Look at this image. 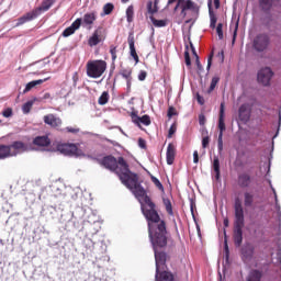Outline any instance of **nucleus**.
<instances>
[{
  "label": "nucleus",
  "instance_id": "1",
  "mask_svg": "<svg viewBox=\"0 0 281 281\" xmlns=\"http://www.w3.org/2000/svg\"><path fill=\"white\" fill-rule=\"evenodd\" d=\"M121 181L136 196L138 203H140V210L147 221L149 238L156 241L158 236L162 238L164 234H168L166 222L159 217V213L155 210V203H153L144 187L139 184L137 175L124 168V175L121 176Z\"/></svg>",
  "mask_w": 281,
  "mask_h": 281
},
{
  "label": "nucleus",
  "instance_id": "2",
  "mask_svg": "<svg viewBox=\"0 0 281 281\" xmlns=\"http://www.w3.org/2000/svg\"><path fill=\"white\" fill-rule=\"evenodd\" d=\"M149 240L153 246L155 260H156L155 280L156 281H173L175 277L172 276V273L166 270L168 269V267L166 266V252L162 251V249H166V246L168 245V233L158 235L156 237V240L153 239V237H149Z\"/></svg>",
  "mask_w": 281,
  "mask_h": 281
},
{
  "label": "nucleus",
  "instance_id": "3",
  "mask_svg": "<svg viewBox=\"0 0 281 281\" xmlns=\"http://www.w3.org/2000/svg\"><path fill=\"white\" fill-rule=\"evenodd\" d=\"M101 166H104L108 170L115 172L122 181V177H124V168L128 169V164L124 158L120 157L119 160L113 156H106L100 160Z\"/></svg>",
  "mask_w": 281,
  "mask_h": 281
},
{
  "label": "nucleus",
  "instance_id": "4",
  "mask_svg": "<svg viewBox=\"0 0 281 281\" xmlns=\"http://www.w3.org/2000/svg\"><path fill=\"white\" fill-rule=\"evenodd\" d=\"M180 10L178 15V23H183V19L189 14L196 16L199 14V5L192 2V0H178L176 7L173 8V12Z\"/></svg>",
  "mask_w": 281,
  "mask_h": 281
},
{
  "label": "nucleus",
  "instance_id": "5",
  "mask_svg": "<svg viewBox=\"0 0 281 281\" xmlns=\"http://www.w3.org/2000/svg\"><path fill=\"white\" fill-rule=\"evenodd\" d=\"M54 5V0H43L42 4L31 12H27L26 14L22 15L20 19H18V22L15 24L16 27L20 25H24V23H30V21H34V19H38L43 12H47L49 8Z\"/></svg>",
  "mask_w": 281,
  "mask_h": 281
},
{
  "label": "nucleus",
  "instance_id": "6",
  "mask_svg": "<svg viewBox=\"0 0 281 281\" xmlns=\"http://www.w3.org/2000/svg\"><path fill=\"white\" fill-rule=\"evenodd\" d=\"M241 260L245 265L255 267V269L260 267V263H258V256H256V246H254V244L247 243L241 247Z\"/></svg>",
  "mask_w": 281,
  "mask_h": 281
},
{
  "label": "nucleus",
  "instance_id": "7",
  "mask_svg": "<svg viewBox=\"0 0 281 281\" xmlns=\"http://www.w3.org/2000/svg\"><path fill=\"white\" fill-rule=\"evenodd\" d=\"M106 71V61L104 60H90L87 63L88 78H101Z\"/></svg>",
  "mask_w": 281,
  "mask_h": 281
},
{
  "label": "nucleus",
  "instance_id": "8",
  "mask_svg": "<svg viewBox=\"0 0 281 281\" xmlns=\"http://www.w3.org/2000/svg\"><path fill=\"white\" fill-rule=\"evenodd\" d=\"M270 43L271 38L269 35L267 33H260L255 37L252 47L256 52H265L269 47Z\"/></svg>",
  "mask_w": 281,
  "mask_h": 281
},
{
  "label": "nucleus",
  "instance_id": "9",
  "mask_svg": "<svg viewBox=\"0 0 281 281\" xmlns=\"http://www.w3.org/2000/svg\"><path fill=\"white\" fill-rule=\"evenodd\" d=\"M271 78H273V70L270 67L261 68L257 74V80L263 87L271 85Z\"/></svg>",
  "mask_w": 281,
  "mask_h": 281
},
{
  "label": "nucleus",
  "instance_id": "10",
  "mask_svg": "<svg viewBox=\"0 0 281 281\" xmlns=\"http://www.w3.org/2000/svg\"><path fill=\"white\" fill-rule=\"evenodd\" d=\"M11 157H16V155H23V153H27L32 150V146L23 143L21 140H15L11 145H9Z\"/></svg>",
  "mask_w": 281,
  "mask_h": 281
},
{
  "label": "nucleus",
  "instance_id": "11",
  "mask_svg": "<svg viewBox=\"0 0 281 281\" xmlns=\"http://www.w3.org/2000/svg\"><path fill=\"white\" fill-rule=\"evenodd\" d=\"M58 153L66 157H80V150L74 144H61L57 146Z\"/></svg>",
  "mask_w": 281,
  "mask_h": 281
},
{
  "label": "nucleus",
  "instance_id": "12",
  "mask_svg": "<svg viewBox=\"0 0 281 281\" xmlns=\"http://www.w3.org/2000/svg\"><path fill=\"white\" fill-rule=\"evenodd\" d=\"M234 226H245V210L240 202L235 203V222Z\"/></svg>",
  "mask_w": 281,
  "mask_h": 281
},
{
  "label": "nucleus",
  "instance_id": "13",
  "mask_svg": "<svg viewBox=\"0 0 281 281\" xmlns=\"http://www.w3.org/2000/svg\"><path fill=\"white\" fill-rule=\"evenodd\" d=\"M49 144H52V139H49V136L47 135L36 136L33 139V146H35V150H45Z\"/></svg>",
  "mask_w": 281,
  "mask_h": 281
},
{
  "label": "nucleus",
  "instance_id": "14",
  "mask_svg": "<svg viewBox=\"0 0 281 281\" xmlns=\"http://www.w3.org/2000/svg\"><path fill=\"white\" fill-rule=\"evenodd\" d=\"M104 30H102V27L97 29L92 36L89 38L88 41V45L90 47H95V45H99V43H102V41H104V34H103Z\"/></svg>",
  "mask_w": 281,
  "mask_h": 281
},
{
  "label": "nucleus",
  "instance_id": "15",
  "mask_svg": "<svg viewBox=\"0 0 281 281\" xmlns=\"http://www.w3.org/2000/svg\"><path fill=\"white\" fill-rule=\"evenodd\" d=\"M44 123L52 128H58L63 125V120L54 114H47L44 116Z\"/></svg>",
  "mask_w": 281,
  "mask_h": 281
},
{
  "label": "nucleus",
  "instance_id": "16",
  "mask_svg": "<svg viewBox=\"0 0 281 281\" xmlns=\"http://www.w3.org/2000/svg\"><path fill=\"white\" fill-rule=\"evenodd\" d=\"M82 25V19L78 18L76 21L72 22V24L70 26H68L64 32H63V36L64 38H67L69 36H71V34L76 33V30H80V26Z\"/></svg>",
  "mask_w": 281,
  "mask_h": 281
},
{
  "label": "nucleus",
  "instance_id": "17",
  "mask_svg": "<svg viewBox=\"0 0 281 281\" xmlns=\"http://www.w3.org/2000/svg\"><path fill=\"white\" fill-rule=\"evenodd\" d=\"M270 188L274 195V210H276L277 221L279 223V234H281V206H280V202L278 200V193L276 192V188H273L271 182H270Z\"/></svg>",
  "mask_w": 281,
  "mask_h": 281
},
{
  "label": "nucleus",
  "instance_id": "18",
  "mask_svg": "<svg viewBox=\"0 0 281 281\" xmlns=\"http://www.w3.org/2000/svg\"><path fill=\"white\" fill-rule=\"evenodd\" d=\"M262 278H265V271L252 268L249 270L246 281H262Z\"/></svg>",
  "mask_w": 281,
  "mask_h": 281
},
{
  "label": "nucleus",
  "instance_id": "19",
  "mask_svg": "<svg viewBox=\"0 0 281 281\" xmlns=\"http://www.w3.org/2000/svg\"><path fill=\"white\" fill-rule=\"evenodd\" d=\"M239 113V120L241 122H249V119L251 117V110L249 109V104L244 103L239 106L238 110Z\"/></svg>",
  "mask_w": 281,
  "mask_h": 281
},
{
  "label": "nucleus",
  "instance_id": "20",
  "mask_svg": "<svg viewBox=\"0 0 281 281\" xmlns=\"http://www.w3.org/2000/svg\"><path fill=\"white\" fill-rule=\"evenodd\" d=\"M176 155H177V147L175 146V144L170 143L167 147V154H166L168 166H172V164H175Z\"/></svg>",
  "mask_w": 281,
  "mask_h": 281
},
{
  "label": "nucleus",
  "instance_id": "21",
  "mask_svg": "<svg viewBox=\"0 0 281 281\" xmlns=\"http://www.w3.org/2000/svg\"><path fill=\"white\" fill-rule=\"evenodd\" d=\"M218 128H220V134L223 137V132L225 131V103H221L220 106V117H218Z\"/></svg>",
  "mask_w": 281,
  "mask_h": 281
},
{
  "label": "nucleus",
  "instance_id": "22",
  "mask_svg": "<svg viewBox=\"0 0 281 281\" xmlns=\"http://www.w3.org/2000/svg\"><path fill=\"white\" fill-rule=\"evenodd\" d=\"M262 25L271 32V30H276L278 22L273 19V15L268 14L262 19Z\"/></svg>",
  "mask_w": 281,
  "mask_h": 281
},
{
  "label": "nucleus",
  "instance_id": "23",
  "mask_svg": "<svg viewBox=\"0 0 281 281\" xmlns=\"http://www.w3.org/2000/svg\"><path fill=\"white\" fill-rule=\"evenodd\" d=\"M207 5H209L210 27L211 30H216V22L218 21V18H216V14L214 13V9H212V0L207 1Z\"/></svg>",
  "mask_w": 281,
  "mask_h": 281
},
{
  "label": "nucleus",
  "instance_id": "24",
  "mask_svg": "<svg viewBox=\"0 0 281 281\" xmlns=\"http://www.w3.org/2000/svg\"><path fill=\"white\" fill-rule=\"evenodd\" d=\"M243 227L244 226H234V243L236 247L243 245Z\"/></svg>",
  "mask_w": 281,
  "mask_h": 281
},
{
  "label": "nucleus",
  "instance_id": "25",
  "mask_svg": "<svg viewBox=\"0 0 281 281\" xmlns=\"http://www.w3.org/2000/svg\"><path fill=\"white\" fill-rule=\"evenodd\" d=\"M238 186L239 188H249V186H251V176L248 173H240L238 176Z\"/></svg>",
  "mask_w": 281,
  "mask_h": 281
},
{
  "label": "nucleus",
  "instance_id": "26",
  "mask_svg": "<svg viewBox=\"0 0 281 281\" xmlns=\"http://www.w3.org/2000/svg\"><path fill=\"white\" fill-rule=\"evenodd\" d=\"M95 19H98L95 12L86 13L83 19H81V23H83L86 26L89 25V30H91V25H93Z\"/></svg>",
  "mask_w": 281,
  "mask_h": 281
},
{
  "label": "nucleus",
  "instance_id": "27",
  "mask_svg": "<svg viewBox=\"0 0 281 281\" xmlns=\"http://www.w3.org/2000/svg\"><path fill=\"white\" fill-rule=\"evenodd\" d=\"M47 80H49V78L33 80L26 83L23 93H29V91H32V89H34V87H38V85H43V82H47Z\"/></svg>",
  "mask_w": 281,
  "mask_h": 281
},
{
  "label": "nucleus",
  "instance_id": "28",
  "mask_svg": "<svg viewBox=\"0 0 281 281\" xmlns=\"http://www.w3.org/2000/svg\"><path fill=\"white\" fill-rule=\"evenodd\" d=\"M101 254H103V256L97 257L95 262H109L111 260L109 255H106V245L104 241H101Z\"/></svg>",
  "mask_w": 281,
  "mask_h": 281
},
{
  "label": "nucleus",
  "instance_id": "29",
  "mask_svg": "<svg viewBox=\"0 0 281 281\" xmlns=\"http://www.w3.org/2000/svg\"><path fill=\"white\" fill-rule=\"evenodd\" d=\"M212 166L215 172V180L218 181V179H221V160L218 159V156H214Z\"/></svg>",
  "mask_w": 281,
  "mask_h": 281
},
{
  "label": "nucleus",
  "instance_id": "30",
  "mask_svg": "<svg viewBox=\"0 0 281 281\" xmlns=\"http://www.w3.org/2000/svg\"><path fill=\"white\" fill-rule=\"evenodd\" d=\"M133 122L134 124H136V126H139L140 124H144V126H150V116L146 114L142 117L136 116V119H134Z\"/></svg>",
  "mask_w": 281,
  "mask_h": 281
},
{
  "label": "nucleus",
  "instance_id": "31",
  "mask_svg": "<svg viewBox=\"0 0 281 281\" xmlns=\"http://www.w3.org/2000/svg\"><path fill=\"white\" fill-rule=\"evenodd\" d=\"M8 157H12L10 145H0V159H8Z\"/></svg>",
  "mask_w": 281,
  "mask_h": 281
},
{
  "label": "nucleus",
  "instance_id": "32",
  "mask_svg": "<svg viewBox=\"0 0 281 281\" xmlns=\"http://www.w3.org/2000/svg\"><path fill=\"white\" fill-rule=\"evenodd\" d=\"M128 45L132 58H134L135 63H139V56L137 55V50L135 49V42L133 40H130Z\"/></svg>",
  "mask_w": 281,
  "mask_h": 281
},
{
  "label": "nucleus",
  "instance_id": "33",
  "mask_svg": "<svg viewBox=\"0 0 281 281\" xmlns=\"http://www.w3.org/2000/svg\"><path fill=\"white\" fill-rule=\"evenodd\" d=\"M244 205L245 207H251L254 205V194L251 192L244 193Z\"/></svg>",
  "mask_w": 281,
  "mask_h": 281
},
{
  "label": "nucleus",
  "instance_id": "34",
  "mask_svg": "<svg viewBox=\"0 0 281 281\" xmlns=\"http://www.w3.org/2000/svg\"><path fill=\"white\" fill-rule=\"evenodd\" d=\"M162 203L166 207L167 214H169V216H175V212L172 211V202H170V199L164 198Z\"/></svg>",
  "mask_w": 281,
  "mask_h": 281
},
{
  "label": "nucleus",
  "instance_id": "35",
  "mask_svg": "<svg viewBox=\"0 0 281 281\" xmlns=\"http://www.w3.org/2000/svg\"><path fill=\"white\" fill-rule=\"evenodd\" d=\"M134 19H135V9L133 8V5H130L126 9V21L127 23H133Z\"/></svg>",
  "mask_w": 281,
  "mask_h": 281
},
{
  "label": "nucleus",
  "instance_id": "36",
  "mask_svg": "<svg viewBox=\"0 0 281 281\" xmlns=\"http://www.w3.org/2000/svg\"><path fill=\"white\" fill-rule=\"evenodd\" d=\"M259 5L263 12H267L271 10V5H273V2L271 0H259Z\"/></svg>",
  "mask_w": 281,
  "mask_h": 281
},
{
  "label": "nucleus",
  "instance_id": "37",
  "mask_svg": "<svg viewBox=\"0 0 281 281\" xmlns=\"http://www.w3.org/2000/svg\"><path fill=\"white\" fill-rule=\"evenodd\" d=\"M83 246L88 251H93V247L95 246V243L89 237L83 238Z\"/></svg>",
  "mask_w": 281,
  "mask_h": 281
},
{
  "label": "nucleus",
  "instance_id": "38",
  "mask_svg": "<svg viewBox=\"0 0 281 281\" xmlns=\"http://www.w3.org/2000/svg\"><path fill=\"white\" fill-rule=\"evenodd\" d=\"M147 11L148 14H157V12H159V7H157L155 2L153 3V1H148Z\"/></svg>",
  "mask_w": 281,
  "mask_h": 281
},
{
  "label": "nucleus",
  "instance_id": "39",
  "mask_svg": "<svg viewBox=\"0 0 281 281\" xmlns=\"http://www.w3.org/2000/svg\"><path fill=\"white\" fill-rule=\"evenodd\" d=\"M218 82H221V78L218 76L213 77L207 93H212V91L216 89V85H218Z\"/></svg>",
  "mask_w": 281,
  "mask_h": 281
},
{
  "label": "nucleus",
  "instance_id": "40",
  "mask_svg": "<svg viewBox=\"0 0 281 281\" xmlns=\"http://www.w3.org/2000/svg\"><path fill=\"white\" fill-rule=\"evenodd\" d=\"M32 106H34V100L27 101L22 105V111L25 115L32 111Z\"/></svg>",
  "mask_w": 281,
  "mask_h": 281
},
{
  "label": "nucleus",
  "instance_id": "41",
  "mask_svg": "<svg viewBox=\"0 0 281 281\" xmlns=\"http://www.w3.org/2000/svg\"><path fill=\"white\" fill-rule=\"evenodd\" d=\"M114 8L115 7L113 5V3H106L103 7V13H101V16H106V15L111 14V12H113Z\"/></svg>",
  "mask_w": 281,
  "mask_h": 281
},
{
  "label": "nucleus",
  "instance_id": "42",
  "mask_svg": "<svg viewBox=\"0 0 281 281\" xmlns=\"http://www.w3.org/2000/svg\"><path fill=\"white\" fill-rule=\"evenodd\" d=\"M150 21L155 27H166V20H157L154 16H150Z\"/></svg>",
  "mask_w": 281,
  "mask_h": 281
},
{
  "label": "nucleus",
  "instance_id": "43",
  "mask_svg": "<svg viewBox=\"0 0 281 281\" xmlns=\"http://www.w3.org/2000/svg\"><path fill=\"white\" fill-rule=\"evenodd\" d=\"M217 153H218L220 157L223 156V136H222V134L218 135V137H217Z\"/></svg>",
  "mask_w": 281,
  "mask_h": 281
},
{
  "label": "nucleus",
  "instance_id": "44",
  "mask_svg": "<svg viewBox=\"0 0 281 281\" xmlns=\"http://www.w3.org/2000/svg\"><path fill=\"white\" fill-rule=\"evenodd\" d=\"M109 102V92L104 91L99 98V104L104 105Z\"/></svg>",
  "mask_w": 281,
  "mask_h": 281
},
{
  "label": "nucleus",
  "instance_id": "45",
  "mask_svg": "<svg viewBox=\"0 0 281 281\" xmlns=\"http://www.w3.org/2000/svg\"><path fill=\"white\" fill-rule=\"evenodd\" d=\"M100 221V216L97 212L92 211L91 215L88 217V223H98Z\"/></svg>",
  "mask_w": 281,
  "mask_h": 281
},
{
  "label": "nucleus",
  "instance_id": "46",
  "mask_svg": "<svg viewBox=\"0 0 281 281\" xmlns=\"http://www.w3.org/2000/svg\"><path fill=\"white\" fill-rule=\"evenodd\" d=\"M110 54L112 56V61L115 63V60H117V47L111 46Z\"/></svg>",
  "mask_w": 281,
  "mask_h": 281
},
{
  "label": "nucleus",
  "instance_id": "47",
  "mask_svg": "<svg viewBox=\"0 0 281 281\" xmlns=\"http://www.w3.org/2000/svg\"><path fill=\"white\" fill-rule=\"evenodd\" d=\"M191 47H192V52L196 58L198 70L201 72V71H203V66L201 65V61L199 60V55H196V50H194V47L192 46V44H191Z\"/></svg>",
  "mask_w": 281,
  "mask_h": 281
},
{
  "label": "nucleus",
  "instance_id": "48",
  "mask_svg": "<svg viewBox=\"0 0 281 281\" xmlns=\"http://www.w3.org/2000/svg\"><path fill=\"white\" fill-rule=\"evenodd\" d=\"M216 34H217L220 41H223V23L217 24Z\"/></svg>",
  "mask_w": 281,
  "mask_h": 281
},
{
  "label": "nucleus",
  "instance_id": "49",
  "mask_svg": "<svg viewBox=\"0 0 281 281\" xmlns=\"http://www.w3.org/2000/svg\"><path fill=\"white\" fill-rule=\"evenodd\" d=\"M151 180L158 190H164V184H161V181H159V179H157L156 177H151Z\"/></svg>",
  "mask_w": 281,
  "mask_h": 281
},
{
  "label": "nucleus",
  "instance_id": "50",
  "mask_svg": "<svg viewBox=\"0 0 281 281\" xmlns=\"http://www.w3.org/2000/svg\"><path fill=\"white\" fill-rule=\"evenodd\" d=\"M12 114H13L12 108H7V109H4V110L2 111L3 117H12Z\"/></svg>",
  "mask_w": 281,
  "mask_h": 281
},
{
  "label": "nucleus",
  "instance_id": "51",
  "mask_svg": "<svg viewBox=\"0 0 281 281\" xmlns=\"http://www.w3.org/2000/svg\"><path fill=\"white\" fill-rule=\"evenodd\" d=\"M184 63L187 67H190L192 65V60L190 59V53L188 52L184 53Z\"/></svg>",
  "mask_w": 281,
  "mask_h": 281
},
{
  "label": "nucleus",
  "instance_id": "52",
  "mask_svg": "<svg viewBox=\"0 0 281 281\" xmlns=\"http://www.w3.org/2000/svg\"><path fill=\"white\" fill-rule=\"evenodd\" d=\"M210 146V136H204L202 138V148H207Z\"/></svg>",
  "mask_w": 281,
  "mask_h": 281
},
{
  "label": "nucleus",
  "instance_id": "53",
  "mask_svg": "<svg viewBox=\"0 0 281 281\" xmlns=\"http://www.w3.org/2000/svg\"><path fill=\"white\" fill-rule=\"evenodd\" d=\"M177 133V126H175V124H172L168 131V137L169 139L172 137V135Z\"/></svg>",
  "mask_w": 281,
  "mask_h": 281
},
{
  "label": "nucleus",
  "instance_id": "54",
  "mask_svg": "<svg viewBox=\"0 0 281 281\" xmlns=\"http://www.w3.org/2000/svg\"><path fill=\"white\" fill-rule=\"evenodd\" d=\"M122 77L125 79V80H133V78L131 77V70H124L122 72Z\"/></svg>",
  "mask_w": 281,
  "mask_h": 281
},
{
  "label": "nucleus",
  "instance_id": "55",
  "mask_svg": "<svg viewBox=\"0 0 281 281\" xmlns=\"http://www.w3.org/2000/svg\"><path fill=\"white\" fill-rule=\"evenodd\" d=\"M199 124L200 126H205V115L203 114L199 115Z\"/></svg>",
  "mask_w": 281,
  "mask_h": 281
},
{
  "label": "nucleus",
  "instance_id": "56",
  "mask_svg": "<svg viewBox=\"0 0 281 281\" xmlns=\"http://www.w3.org/2000/svg\"><path fill=\"white\" fill-rule=\"evenodd\" d=\"M196 100H198L199 104H201V105L205 104V99L199 93H196Z\"/></svg>",
  "mask_w": 281,
  "mask_h": 281
},
{
  "label": "nucleus",
  "instance_id": "57",
  "mask_svg": "<svg viewBox=\"0 0 281 281\" xmlns=\"http://www.w3.org/2000/svg\"><path fill=\"white\" fill-rule=\"evenodd\" d=\"M146 71H140L139 75H138V80H140L143 82V80H146Z\"/></svg>",
  "mask_w": 281,
  "mask_h": 281
},
{
  "label": "nucleus",
  "instance_id": "58",
  "mask_svg": "<svg viewBox=\"0 0 281 281\" xmlns=\"http://www.w3.org/2000/svg\"><path fill=\"white\" fill-rule=\"evenodd\" d=\"M193 162L199 164V151L196 150L193 151Z\"/></svg>",
  "mask_w": 281,
  "mask_h": 281
},
{
  "label": "nucleus",
  "instance_id": "59",
  "mask_svg": "<svg viewBox=\"0 0 281 281\" xmlns=\"http://www.w3.org/2000/svg\"><path fill=\"white\" fill-rule=\"evenodd\" d=\"M238 32V21L235 24V30H234V34H233V43L236 41V34Z\"/></svg>",
  "mask_w": 281,
  "mask_h": 281
},
{
  "label": "nucleus",
  "instance_id": "60",
  "mask_svg": "<svg viewBox=\"0 0 281 281\" xmlns=\"http://www.w3.org/2000/svg\"><path fill=\"white\" fill-rule=\"evenodd\" d=\"M176 115V113H175V108H169L168 109V117H172V116H175Z\"/></svg>",
  "mask_w": 281,
  "mask_h": 281
},
{
  "label": "nucleus",
  "instance_id": "61",
  "mask_svg": "<svg viewBox=\"0 0 281 281\" xmlns=\"http://www.w3.org/2000/svg\"><path fill=\"white\" fill-rule=\"evenodd\" d=\"M66 130L68 131V133H79L80 132V130L76 128V127H67Z\"/></svg>",
  "mask_w": 281,
  "mask_h": 281
},
{
  "label": "nucleus",
  "instance_id": "62",
  "mask_svg": "<svg viewBox=\"0 0 281 281\" xmlns=\"http://www.w3.org/2000/svg\"><path fill=\"white\" fill-rule=\"evenodd\" d=\"M235 166H237V168L243 167V161H240V158H238V157L236 158Z\"/></svg>",
  "mask_w": 281,
  "mask_h": 281
},
{
  "label": "nucleus",
  "instance_id": "63",
  "mask_svg": "<svg viewBox=\"0 0 281 281\" xmlns=\"http://www.w3.org/2000/svg\"><path fill=\"white\" fill-rule=\"evenodd\" d=\"M42 100H52V94L49 92H46L43 97Z\"/></svg>",
  "mask_w": 281,
  "mask_h": 281
},
{
  "label": "nucleus",
  "instance_id": "64",
  "mask_svg": "<svg viewBox=\"0 0 281 281\" xmlns=\"http://www.w3.org/2000/svg\"><path fill=\"white\" fill-rule=\"evenodd\" d=\"M211 67H212V55L207 59V66H206L207 71H210Z\"/></svg>",
  "mask_w": 281,
  "mask_h": 281
}]
</instances>
